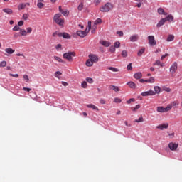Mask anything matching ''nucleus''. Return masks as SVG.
<instances>
[{"mask_svg": "<svg viewBox=\"0 0 182 182\" xmlns=\"http://www.w3.org/2000/svg\"><path fill=\"white\" fill-rule=\"evenodd\" d=\"M89 33V29L86 28L85 31H77V35L80 36V38H85Z\"/></svg>", "mask_w": 182, "mask_h": 182, "instance_id": "5", "label": "nucleus"}, {"mask_svg": "<svg viewBox=\"0 0 182 182\" xmlns=\"http://www.w3.org/2000/svg\"><path fill=\"white\" fill-rule=\"evenodd\" d=\"M37 6L38 8H39V9H42V8L45 6V4L42 3V1H38L37 4Z\"/></svg>", "mask_w": 182, "mask_h": 182, "instance_id": "33", "label": "nucleus"}, {"mask_svg": "<svg viewBox=\"0 0 182 182\" xmlns=\"http://www.w3.org/2000/svg\"><path fill=\"white\" fill-rule=\"evenodd\" d=\"M156 110L159 113H166V108L163 107H157Z\"/></svg>", "mask_w": 182, "mask_h": 182, "instance_id": "22", "label": "nucleus"}, {"mask_svg": "<svg viewBox=\"0 0 182 182\" xmlns=\"http://www.w3.org/2000/svg\"><path fill=\"white\" fill-rule=\"evenodd\" d=\"M129 41L131 42H137V41H139V35L135 34V35L132 36L129 38Z\"/></svg>", "mask_w": 182, "mask_h": 182, "instance_id": "12", "label": "nucleus"}, {"mask_svg": "<svg viewBox=\"0 0 182 182\" xmlns=\"http://www.w3.org/2000/svg\"><path fill=\"white\" fill-rule=\"evenodd\" d=\"M62 14H57L53 17V21L57 23V25H59V26H63V23H65V19L61 18Z\"/></svg>", "mask_w": 182, "mask_h": 182, "instance_id": "1", "label": "nucleus"}, {"mask_svg": "<svg viewBox=\"0 0 182 182\" xmlns=\"http://www.w3.org/2000/svg\"><path fill=\"white\" fill-rule=\"evenodd\" d=\"M81 86L84 89H86V87H87V82L86 81H83L82 83L81 84Z\"/></svg>", "mask_w": 182, "mask_h": 182, "instance_id": "46", "label": "nucleus"}, {"mask_svg": "<svg viewBox=\"0 0 182 182\" xmlns=\"http://www.w3.org/2000/svg\"><path fill=\"white\" fill-rule=\"evenodd\" d=\"M121 55L122 56V58H127L128 56L127 50H122Z\"/></svg>", "mask_w": 182, "mask_h": 182, "instance_id": "36", "label": "nucleus"}, {"mask_svg": "<svg viewBox=\"0 0 182 182\" xmlns=\"http://www.w3.org/2000/svg\"><path fill=\"white\" fill-rule=\"evenodd\" d=\"M127 85H129V87H130L131 89H136V87H137V85H136V83L132 81L127 82Z\"/></svg>", "mask_w": 182, "mask_h": 182, "instance_id": "19", "label": "nucleus"}, {"mask_svg": "<svg viewBox=\"0 0 182 182\" xmlns=\"http://www.w3.org/2000/svg\"><path fill=\"white\" fill-rule=\"evenodd\" d=\"M18 33L20 36H26L28 35L26 33V30H25L24 28H20V31Z\"/></svg>", "mask_w": 182, "mask_h": 182, "instance_id": "18", "label": "nucleus"}, {"mask_svg": "<svg viewBox=\"0 0 182 182\" xmlns=\"http://www.w3.org/2000/svg\"><path fill=\"white\" fill-rule=\"evenodd\" d=\"M134 79H141V77H143V74L141 73H136L134 75Z\"/></svg>", "mask_w": 182, "mask_h": 182, "instance_id": "21", "label": "nucleus"}, {"mask_svg": "<svg viewBox=\"0 0 182 182\" xmlns=\"http://www.w3.org/2000/svg\"><path fill=\"white\" fill-rule=\"evenodd\" d=\"M28 18H29V14H23V19L24 21H28Z\"/></svg>", "mask_w": 182, "mask_h": 182, "instance_id": "45", "label": "nucleus"}, {"mask_svg": "<svg viewBox=\"0 0 182 182\" xmlns=\"http://www.w3.org/2000/svg\"><path fill=\"white\" fill-rule=\"evenodd\" d=\"M75 56H76V53L73 51H69L63 55V59H66L68 62H73Z\"/></svg>", "mask_w": 182, "mask_h": 182, "instance_id": "2", "label": "nucleus"}, {"mask_svg": "<svg viewBox=\"0 0 182 182\" xmlns=\"http://www.w3.org/2000/svg\"><path fill=\"white\" fill-rule=\"evenodd\" d=\"M141 96L146 97V96H154L156 95V92L153 90H149V91H145L141 92Z\"/></svg>", "mask_w": 182, "mask_h": 182, "instance_id": "8", "label": "nucleus"}, {"mask_svg": "<svg viewBox=\"0 0 182 182\" xmlns=\"http://www.w3.org/2000/svg\"><path fill=\"white\" fill-rule=\"evenodd\" d=\"M148 41L150 46H156V39L154 38V36H149Z\"/></svg>", "mask_w": 182, "mask_h": 182, "instance_id": "7", "label": "nucleus"}, {"mask_svg": "<svg viewBox=\"0 0 182 182\" xmlns=\"http://www.w3.org/2000/svg\"><path fill=\"white\" fill-rule=\"evenodd\" d=\"M114 102L115 103H122V99L119 98V97H115L114 99Z\"/></svg>", "mask_w": 182, "mask_h": 182, "instance_id": "43", "label": "nucleus"}, {"mask_svg": "<svg viewBox=\"0 0 182 182\" xmlns=\"http://www.w3.org/2000/svg\"><path fill=\"white\" fill-rule=\"evenodd\" d=\"M102 22L100 18H97L96 21L94 22V25H99Z\"/></svg>", "mask_w": 182, "mask_h": 182, "instance_id": "49", "label": "nucleus"}, {"mask_svg": "<svg viewBox=\"0 0 182 182\" xmlns=\"http://www.w3.org/2000/svg\"><path fill=\"white\" fill-rule=\"evenodd\" d=\"M164 19H165L166 22H167V21L168 22H171V21H174V17L173 16V15L169 14Z\"/></svg>", "mask_w": 182, "mask_h": 182, "instance_id": "16", "label": "nucleus"}, {"mask_svg": "<svg viewBox=\"0 0 182 182\" xmlns=\"http://www.w3.org/2000/svg\"><path fill=\"white\" fill-rule=\"evenodd\" d=\"M55 49L57 50H59V49H62V44H58L56 46H55Z\"/></svg>", "mask_w": 182, "mask_h": 182, "instance_id": "58", "label": "nucleus"}, {"mask_svg": "<svg viewBox=\"0 0 182 182\" xmlns=\"http://www.w3.org/2000/svg\"><path fill=\"white\" fill-rule=\"evenodd\" d=\"M5 52L6 53H8L9 55H12V53H14V52H15V50H14L12 48H6Z\"/></svg>", "mask_w": 182, "mask_h": 182, "instance_id": "26", "label": "nucleus"}, {"mask_svg": "<svg viewBox=\"0 0 182 182\" xmlns=\"http://www.w3.org/2000/svg\"><path fill=\"white\" fill-rule=\"evenodd\" d=\"M23 21H20L18 22V26H23Z\"/></svg>", "mask_w": 182, "mask_h": 182, "instance_id": "61", "label": "nucleus"}, {"mask_svg": "<svg viewBox=\"0 0 182 182\" xmlns=\"http://www.w3.org/2000/svg\"><path fill=\"white\" fill-rule=\"evenodd\" d=\"M135 101H136V100L134 98H131V99H129V100L127 101V103L128 105H130V103H132V102H135Z\"/></svg>", "mask_w": 182, "mask_h": 182, "instance_id": "54", "label": "nucleus"}, {"mask_svg": "<svg viewBox=\"0 0 182 182\" xmlns=\"http://www.w3.org/2000/svg\"><path fill=\"white\" fill-rule=\"evenodd\" d=\"M171 109H173L171 104H168L167 105V107L165 108V110L167 112H170V110H171Z\"/></svg>", "mask_w": 182, "mask_h": 182, "instance_id": "38", "label": "nucleus"}, {"mask_svg": "<svg viewBox=\"0 0 182 182\" xmlns=\"http://www.w3.org/2000/svg\"><path fill=\"white\" fill-rule=\"evenodd\" d=\"M168 147L170 150L174 151L175 150H177V149L178 148V144L171 142L168 144Z\"/></svg>", "mask_w": 182, "mask_h": 182, "instance_id": "9", "label": "nucleus"}, {"mask_svg": "<svg viewBox=\"0 0 182 182\" xmlns=\"http://www.w3.org/2000/svg\"><path fill=\"white\" fill-rule=\"evenodd\" d=\"M161 91V88H160V87H159V86L154 87V93H155V95H156V94L160 93Z\"/></svg>", "mask_w": 182, "mask_h": 182, "instance_id": "30", "label": "nucleus"}, {"mask_svg": "<svg viewBox=\"0 0 182 182\" xmlns=\"http://www.w3.org/2000/svg\"><path fill=\"white\" fill-rule=\"evenodd\" d=\"M87 28L89 29V31H90V29L92 28V21H88V25Z\"/></svg>", "mask_w": 182, "mask_h": 182, "instance_id": "56", "label": "nucleus"}, {"mask_svg": "<svg viewBox=\"0 0 182 182\" xmlns=\"http://www.w3.org/2000/svg\"><path fill=\"white\" fill-rule=\"evenodd\" d=\"M6 66V61H1L0 63V68H5Z\"/></svg>", "mask_w": 182, "mask_h": 182, "instance_id": "44", "label": "nucleus"}, {"mask_svg": "<svg viewBox=\"0 0 182 182\" xmlns=\"http://www.w3.org/2000/svg\"><path fill=\"white\" fill-rule=\"evenodd\" d=\"M117 35H119V36H123V31H117Z\"/></svg>", "mask_w": 182, "mask_h": 182, "instance_id": "63", "label": "nucleus"}, {"mask_svg": "<svg viewBox=\"0 0 182 182\" xmlns=\"http://www.w3.org/2000/svg\"><path fill=\"white\" fill-rule=\"evenodd\" d=\"M146 83H154V77H151L148 80H145Z\"/></svg>", "mask_w": 182, "mask_h": 182, "instance_id": "29", "label": "nucleus"}, {"mask_svg": "<svg viewBox=\"0 0 182 182\" xmlns=\"http://www.w3.org/2000/svg\"><path fill=\"white\" fill-rule=\"evenodd\" d=\"M146 49L145 48H141L138 51V56H141V55H143V53H144Z\"/></svg>", "mask_w": 182, "mask_h": 182, "instance_id": "35", "label": "nucleus"}, {"mask_svg": "<svg viewBox=\"0 0 182 182\" xmlns=\"http://www.w3.org/2000/svg\"><path fill=\"white\" fill-rule=\"evenodd\" d=\"M89 59L91 60V61L93 63H97V62H99V57L97 55L95 54H90L88 55Z\"/></svg>", "mask_w": 182, "mask_h": 182, "instance_id": "6", "label": "nucleus"}, {"mask_svg": "<svg viewBox=\"0 0 182 182\" xmlns=\"http://www.w3.org/2000/svg\"><path fill=\"white\" fill-rule=\"evenodd\" d=\"M13 31H21V28H19V26L16 25L14 28H13Z\"/></svg>", "mask_w": 182, "mask_h": 182, "instance_id": "47", "label": "nucleus"}, {"mask_svg": "<svg viewBox=\"0 0 182 182\" xmlns=\"http://www.w3.org/2000/svg\"><path fill=\"white\" fill-rule=\"evenodd\" d=\"M100 45H102V46H105V48H109V46H110V45H112V43L110 42L103 41V40L100 41Z\"/></svg>", "mask_w": 182, "mask_h": 182, "instance_id": "10", "label": "nucleus"}, {"mask_svg": "<svg viewBox=\"0 0 182 182\" xmlns=\"http://www.w3.org/2000/svg\"><path fill=\"white\" fill-rule=\"evenodd\" d=\"M107 69L112 70V72H119V70L114 67H108Z\"/></svg>", "mask_w": 182, "mask_h": 182, "instance_id": "32", "label": "nucleus"}, {"mask_svg": "<svg viewBox=\"0 0 182 182\" xmlns=\"http://www.w3.org/2000/svg\"><path fill=\"white\" fill-rule=\"evenodd\" d=\"M114 47L115 49H119L120 48V43L119 41H117L114 43Z\"/></svg>", "mask_w": 182, "mask_h": 182, "instance_id": "39", "label": "nucleus"}, {"mask_svg": "<svg viewBox=\"0 0 182 182\" xmlns=\"http://www.w3.org/2000/svg\"><path fill=\"white\" fill-rule=\"evenodd\" d=\"M23 79L24 80H26V82H29V76H28V75H23Z\"/></svg>", "mask_w": 182, "mask_h": 182, "instance_id": "55", "label": "nucleus"}, {"mask_svg": "<svg viewBox=\"0 0 182 182\" xmlns=\"http://www.w3.org/2000/svg\"><path fill=\"white\" fill-rule=\"evenodd\" d=\"M3 12L7 14V15H12V14H14V11L12 10V9L9 8L3 9Z\"/></svg>", "mask_w": 182, "mask_h": 182, "instance_id": "13", "label": "nucleus"}, {"mask_svg": "<svg viewBox=\"0 0 182 182\" xmlns=\"http://www.w3.org/2000/svg\"><path fill=\"white\" fill-rule=\"evenodd\" d=\"M53 36H59V38H62V36H63V33H59L56 31L53 33Z\"/></svg>", "mask_w": 182, "mask_h": 182, "instance_id": "31", "label": "nucleus"}, {"mask_svg": "<svg viewBox=\"0 0 182 182\" xmlns=\"http://www.w3.org/2000/svg\"><path fill=\"white\" fill-rule=\"evenodd\" d=\"M9 75H10V76H12V77H19V75L18 74L10 73Z\"/></svg>", "mask_w": 182, "mask_h": 182, "instance_id": "60", "label": "nucleus"}, {"mask_svg": "<svg viewBox=\"0 0 182 182\" xmlns=\"http://www.w3.org/2000/svg\"><path fill=\"white\" fill-rule=\"evenodd\" d=\"M109 89H112L114 92H120V88H119V87L117 86L110 85Z\"/></svg>", "mask_w": 182, "mask_h": 182, "instance_id": "24", "label": "nucleus"}, {"mask_svg": "<svg viewBox=\"0 0 182 182\" xmlns=\"http://www.w3.org/2000/svg\"><path fill=\"white\" fill-rule=\"evenodd\" d=\"M62 15H63L64 16H68V15H69V10L68 9H64L62 12H61Z\"/></svg>", "mask_w": 182, "mask_h": 182, "instance_id": "34", "label": "nucleus"}, {"mask_svg": "<svg viewBox=\"0 0 182 182\" xmlns=\"http://www.w3.org/2000/svg\"><path fill=\"white\" fill-rule=\"evenodd\" d=\"M54 60H55L57 62H59L60 63H65V61L60 57L58 56H54Z\"/></svg>", "mask_w": 182, "mask_h": 182, "instance_id": "27", "label": "nucleus"}, {"mask_svg": "<svg viewBox=\"0 0 182 182\" xmlns=\"http://www.w3.org/2000/svg\"><path fill=\"white\" fill-rule=\"evenodd\" d=\"M77 9H78V11H82V9H83V4L82 3L79 4Z\"/></svg>", "mask_w": 182, "mask_h": 182, "instance_id": "52", "label": "nucleus"}, {"mask_svg": "<svg viewBox=\"0 0 182 182\" xmlns=\"http://www.w3.org/2000/svg\"><path fill=\"white\" fill-rule=\"evenodd\" d=\"M26 5H29V4L21 3L18 6V11H22V9H25L26 8Z\"/></svg>", "mask_w": 182, "mask_h": 182, "instance_id": "14", "label": "nucleus"}, {"mask_svg": "<svg viewBox=\"0 0 182 182\" xmlns=\"http://www.w3.org/2000/svg\"><path fill=\"white\" fill-rule=\"evenodd\" d=\"M87 107H88V109H92V110H96L97 112H99V108L93 104L87 105Z\"/></svg>", "mask_w": 182, "mask_h": 182, "instance_id": "15", "label": "nucleus"}, {"mask_svg": "<svg viewBox=\"0 0 182 182\" xmlns=\"http://www.w3.org/2000/svg\"><path fill=\"white\" fill-rule=\"evenodd\" d=\"M154 65V66H161V68L164 66V63H161L160 60H157Z\"/></svg>", "mask_w": 182, "mask_h": 182, "instance_id": "23", "label": "nucleus"}, {"mask_svg": "<svg viewBox=\"0 0 182 182\" xmlns=\"http://www.w3.org/2000/svg\"><path fill=\"white\" fill-rule=\"evenodd\" d=\"M164 23H166V19L164 18H161L159 22L156 24V26L158 28H161V26H163V25H164Z\"/></svg>", "mask_w": 182, "mask_h": 182, "instance_id": "17", "label": "nucleus"}, {"mask_svg": "<svg viewBox=\"0 0 182 182\" xmlns=\"http://www.w3.org/2000/svg\"><path fill=\"white\" fill-rule=\"evenodd\" d=\"M178 69V64L177 62H174L169 68V71L171 72V75H174L177 70Z\"/></svg>", "mask_w": 182, "mask_h": 182, "instance_id": "4", "label": "nucleus"}, {"mask_svg": "<svg viewBox=\"0 0 182 182\" xmlns=\"http://www.w3.org/2000/svg\"><path fill=\"white\" fill-rule=\"evenodd\" d=\"M171 105L172 106V107H176V106H178V102L173 101L171 102Z\"/></svg>", "mask_w": 182, "mask_h": 182, "instance_id": "41", "label": "nucleus"}, {"mask_svg": "<svg viewBox=\"0 0 182 182\" xmlns=\"http://www.w3.org/2000/svg\"><path fill=\"white\" fill-rule=\"evenodd\" d=\"M127 70H132L133 69V67H132V63H130L127 67Z\"/></svg>", "mask_w": 182, "mask_h": 182, "instance_id": "57", "label": "nucleus"}, {"mask_svg": "<svg viewBox=\"0 0 182 182\" xmlns=\"http://www.w3.org/2000/svg\"><path fill=\"white\" fill-rule=\"evenodd\" d=\"M139 109H140V105H136L135 107L131 108V110H132L133 112H136V110Z\"/></svg>", "mask_w": 182, "mask_h": 182, "instance_id": "42", "label": "nucleus"}, {"mask_svg": "<svg viewBox=\"0 0 182 182\" xmlns=\"http://www.w3.org/2000/svg\"><path fill=\"white\" fill-rule=\"evenodd\" d=\"M86 81H87L88 83H93V79H92V78H90V77H87V78H86Z\"/></svg>", "mask_w": 182, "mask_h": 182, "instance_id": "53", "label": "nucleus"}, {"mask_svg": "<svg viewBox=\"0 0 182 182\" xmlns=\"http://www.w3.org/2000/svg\"><path fill=\"white\" fill-rule=\"evenodd\" d=\"M60 75H62V73H60V71H57V72H55V76L56 77H58V79H59V76H60Z\"/></svg>", "mask_w": 182, "mask_h": 182, "instance_id": "50", "label": "nucleus"}, {"mask_svg": "<svg viewBox=\"0 0 182 182\" xmlns=\"http://www.w3.org/2000/svg\"><path fill=\"white\" fill-rule=\"evenodd\" d=\"M157 12L158 14H159V15H168V14L164 11V9L163 8H159Z\"/></svg>", "mask_w": 182, "mask_h": 182, "instance_id": "20", "label": "nucleus"}, {"mask_svg": "<svg viewBox=\"0 0 182 182\" xmlns=\"http://www.w3.org/2000/svg\"><path fill=\"white\" fill-rule=\"evenodd\" d=\"M86 66H87L88 68H90L92 66H93V63L92 62V60L89 58L88 60H87L86 63H85Z\"/></svg>", "mask_w": 182, "mask_h": 182, "instance_id": "25", "label": "nucleus"}, {"mask_svg": "<svg viewBox=\"0 0 182 182\" xmlns=\"http://www.w3.org/2000/svg\"><path fill=\"white\" fill-rule=\"evenodd\" d=\"M63 38L64 39H70V36L68 33H63Z\"/></svg>", "mask_w": 182, "mask_h": 182, "instance_id": "37", "label": "nucleus"}, {"mask_svg": "<svg viewBox=\"0 0 182 182\" xmlns=\"http://www.w3.org/2000/svg\"><path fill=\"white\" fill-rule=\"evenodd\" d=\"M135 122L136 123H143V122H144V119H143V117H141L138 119H136Z\"/></svg>", "mask_w": 182, "mask_h": 182, "instance_id": "40", "label": "nucleus"}, {"mask_svg": "<svg viewBox=\"0 0 182 182\" xmlns=\"http://www.w3.org/2000/svg\"><path fill=\"white\" fill-rule=\"evenodd\" d=\"M23 90H25V92H31L32 89L28 87H23Z\"/></svg>", "mask_w": 182, "mask_h": 182, "instance_id": "62", "label": "nucleus"}, {"mask_svg": "<svg viewBox=\"0 0 182 182\" xmlns=\"http://www.w3.org/2000/svg\"><path fill=\"white\" fill-rule=\"evenodd\" d=\"M26 32L27 35H28V33H32V28H31V27L27 28Z\"/></svg>", "mask_w": 182, "mask_h": 182, "instance_id": "51", "label": "nucleus"}, {"mask_svg": "<svg viewBox=\"0 0 182 182\" xmlns=\"http://www.w3.org/2000/svg\"><path fill=\"white\" fill-rule=\"evenodd\" d=\"M109 52H112V53H113L114 52H116V48H115L114 46H110V48H109Z\"/></svg>", "mask_w": 182, "mask_h": 182, "instance_id": "48", "label": "nucleus"}, {"mask_svg": "<svg viewBox=\"0 0 182 182\" xmlns=\"http://www.w3.org/2000/svg\"><path fill=\"white\" fill-rule=\"evenodd\" d=\"M61 83H62L63 86H65V87L69 85V84L68 82H65V81H62Z\"/></svg>", "mask_w": 182, "mask_h": 182, "instance_id": "64", "label": "nucleus"}, {"mask_svg": "<svg viewBox=\"0 0 182 182\" xmlns=\"http://www.w3.org/2000/svg\"><path fill=\"white\" fill-rule=\"evenodd\" d=\"M100 103L101 105H106V100H105V99H100Z\"/></svg>", "mask_w": 182, "mask_h": 182, "instance_id": "59", "label": "nucleus"}, {"mask_svg": "<svg viewBox=\"0 0 182 182\" xmlns=\"http://www.w3.org/2000/svg\"><path fill=\"white\" fill-rule=\"evenodd\" d=\"M156 129H159V130H164V129H168V123L158 125L156 127Z\"/></svg>", "mask_w": 182, "mask_h": 182, "instance_id": "11", "label": "nucleus"}, {"mask_svg": "<svg viewBox=\"0 0 182 182\" xmlns=\"http://www.w3.org/2000/svg\"><path fill=\"white\" fill-rule=\"evenodd\" d=\"M167 42H172V41H174V35H168L167 39H166Z\"/></svg>", "mask_w": 182, "mask_h": 182, "instance_id": "28", "label": "nucleus"}, {"mask_svg": "<svg viewBox=\"0 0 182 182\" xmlns=\"http://www.w3.org/2000/svg\"><path fill=\"white\" fill-rule=\"evenodd\" d=\"M113 9V4L112 3H106L105 5L102 6L100 8V11L101 12H109Z\"/></svg>", "mask_w": 182, "mask_h": 182, "instance_id": "3", "label": "nucleus"}]
</instances>
